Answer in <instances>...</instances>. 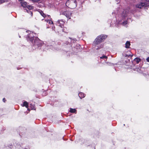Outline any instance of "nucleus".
I'll return each mask as SVG.
<instances>
[{"label":"nucleus","instance_id":"f257e3e1","mask_svg":"<svg viewBox=\"0 0 149 149\" xmlns=\"http://www.w3.org/2000/svg\"><path fill=\"white\" fill-rule=\"evenodd\" d=\"M77 3L76 0H68L66 3V5L68 8L73 9L77 6Z\"/></svg>","mask_w":149,"mask_h":149},{"label":"nucleus","instance_id":"f03ea898","mask_svg":"<svg viewBox=\"0 0 149 149\" xmlns=\"http://www.w3.org/2000/svg\"><path fill=\"white\" fill-rule=\"evenodd\" d=\"M107 37V36L106 35H100L98 36L96 38L93 42V44L96 45L99 44L103 40H105Z\"/></svg>","mask_w":149,"mask_h":149},{"label":"nucleus","instance_id":"7ed1b4c3","mask_svg":"<svg viewBox=\"0 0 149 149\" xmlns=\"http://www.w3.org/2000/svg\"><path fill=\"white\" fill-rule=\"evenodd\" d=\"M136 7L139 8H144L145 9H149V4L146 3H141L139 4L136 5Z\"/></svg>","mask_w":149,"mask_h":149},{"label":"nucleus","instance_id":"20e7f679","mask_svg":"<svg viewBox=\"0 0 149 149\" xmlns=\"http://www.w3.org/2000/svg\"><path fill=\"white\" fill-rule=\"evenodd\" d=\"M20 3L21 4L22 6L24 8H26L29 9H34L33 6L29 5L27 2H24V1H23L21 2Z\"/></svg>","mask_w":149,"mask_h":149},{"label":"nucleus","instance_id":"39448f33","mask_svg":"<svg viewBox=\"0 0 149 149\" xmlns=\"http://www.w3.org/2000/svg\"><path fill=\"white\" fill-rule=\"evenodd\" d=\"M63 14L65 15L67 17H69L71 14L68 11H65Z\"/></svg>","mask_w":149,"mask_h":149},{"label":"nucleus","instance_id":"423d86ee","mask_svg":"<svg viewBox=\"0 0 149 149\" xmlns=\"http://www.w3.org/2000/svg\"><path fill=\"white\" fill-rule=\"evenodd\" d=\"M79 96L81 99L84 98L85 96V95L82 93H79Z\"/></svg>","mask_w":149,"mask_h":149},{"label":"nucleus","instance_id":"0eeeda50","mask_svg":"<svg viewBox=\"0 0 149 149\" xmlns=\"http://www.w3.org/2000/svg\"><path fill=\"white\" fill-rule=\"evenodd\" d=\"M22 106H25L26 108H28V104L26 101H25L24 102Z\"/></svg>","mask_w":149,"mask_h":149},{"label":"nucleus","instance_id":"6e6552de","mask_svg":"<svg viewBox=\"0 0 149 149\" xmlns=\"http://www.w3.org/2000/svg\"><path fill=\"white\" fill-rule=\"evenodd\" d=\"M130 45V42L129 41H127L125 44V47L126 48H128Z\"/></svg>","mask_w":149,"mask_h":149},{"label":"nucleus","instance_id":"1a4fd4ad","mask_svg":"<svg viewBox=\"0 0 149 149\" xmlns=\"http://www.w3.org/2000/svg\"><path fill=\"white\" fill-rule=\"evenodd\" d=\"M134 61H136L137 63H138L141 61V59L139 58H136L134 59Z\"/></svg>","mask_w":149,"mask_h":149},{"label":"nucleus","instance_id":"9d476101","mask_svg":"<svg viewBox=\"0 0 149 149\" xmlns=\"http://www.w3.org/2000/svg\"><path fill=\"white\" fill-rule=\"evenodd\" d=\"M76 111V110L75 109H73L70 108V111L71 113H75Z\"/></svg>","mask_w":149,"mask_h":149},{"label":"nucleus","instance_id":"9b49d317","mask_svg":"<svg viewBox=\"0 0 149 149\" xmlns=\"http://www.w3.org/2000/svg\"><path fill=\"white\" fill-rule=\"evenodd\" d=\"M40 13L42 16L43 17H46L45 15L42 12V11H41L40 12Z\"/></svg>","mask_w":149,"mask_h":149},{"label":"nucleus","instance_id":"f8f14e48","mask_svg":"<svg viewBox=\"0 0 149 149\" xmlns=\"http://www.w3.org/2000/svg\"><path fill=\"white\" fill-rule=\"evenodd\" d=\"M8 0H0V4L5 2H7Z\"/></svg>","mask_w":149,"mask_h":149},{"label":"nucleus","instance_id":"ddd939ff","mask_svg":"<svg viewBox=\"0 0 149 149\" xmlns=\"http://www.w3.org/2000/svg\"><path fill=\"white\" fill-rule=\"evenodd\" d=\"M100 58L101 59V58H103V59L104 58V59H107V57L106 56L103 55V56H102L100 57Z\"/></svg>","mask_w":149,"mask_h":149},{"label":"nucleus","instance_id":"4468645a","mask_svg":"<svg viewBox=\"0 0 149 149\" xmlns=\"http://www.w3.org/2000/svg\"><path fill=\"white\" fill-rule=\"evenodd\" d=\"M47 22L48 23L50 24H53V22L52 21L50 20H47Z\"/></svg>","mask_w":149,"mask_h":149},{"label":"nucleus","instance_id":"2eb2a0df","mask_svg":"<svg viewBox=\"0 0 149 149\" xmlns=\"http://www.w3.org/2000/svg\"><path fill=\"white\" fill-rule=\"evenodd\" d=\"M26 10V11L28 13H30L31 15V16H32V14H33V13H32V12H31V11H30V10Z\"/></svg>","mask_w":149,"mask_h":149},{"label":"nucleus","instance_id":"dca6fc26","mask_svg":"<svg viewBox=\"0 0 149 149\" xmlns=\"http://www.w3.org/2000/svg\"><path fill=\"white\" fill-rule=\"evenodd\" d=\"M127 24V21H125L123 22V25H125L126 24Z\"/></svg>","mask_w":149,"mask_h":149},{"label":"nucleus","instance_id":"f3484780","mask_svg":"<svg viewBox=\"0 0 149 149\" xmlns=\"http://www.w3.org/2000/svg\"><path fill=\"white\" fill-rule=\"evenodd\" d=\"M32 0L33 2H37L38 1H40V0Z\"/></svg>","mask_w":149,"mask_h":149},{"label":"nucleus","instance_id":"a211bd4d","mask_svg":"<svg viewBox=\"0 0 149 149\" xmlns=\"http://www.w3.org/2000/svg\"><path fill=\"white\" fill-rule=\"evenodd\" d=\"M146 60H147V61L148 62H149V57H148V58H147Z\"/></svg>","mask_w":149,"mask_h":149},{"label":"nucleus","instance_id":"6ab92c4d","mask_svg":"<svg viewBox=\"0 0 149 149\" xmlns=\"http://www.w3.org/2000/svg\"><path fill=\"white\" fill-rule=\"evenodd\" d=\"M3 101L4 102H5V101H6V100H5V98H3Z\"/></svg>","mask_w":149,"mask_h":149},{"label":"nucleus","instance_id":"aec40b11","mask_svg":"<svg viewBox=\"0 0 149 149\" xmlns=\"http://www.w3.org/2000/svg\"><path fill=\"white\" fill-rule=\"evenodd\" d=\"M19 1L22 2L23 1V0H18Z\"/></svg>","mask_w":149,"mask_h":149},{"label":"nucleus","instance_id":"412c9836","mask_svg":"<svg viewBox=\"0 0 149 149\" xmlns=\"http://www.w3.org/2000/svg\"><path fill=\"white\" fill-rule=\"evenodd\" d=\"M103 47V46L102 45H101V47Z\"/></svg>","mask_w":149,"mask_h":149},{"label":"nucleus","instance_id":"4be33fe9","mask_svg":"<svg viewBox=\"0 0 149 149\" xmlns=\"http://www.w3.org/2000/svg\"><path fill=\"white\" fill-rule=\"evenodd\" d=\"M146 1H147L149 2V0H146Z\"/></svg>","mask_w":149,"mask_h":149}]
</instances>
